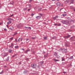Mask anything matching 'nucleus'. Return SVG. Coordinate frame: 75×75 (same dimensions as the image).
<instances>
[{
	"label": "nucleus",
	"mask_w": 75,
	"mask_h": 75,
	"mask_svg": "<svg viewBox=\"0 0 75 75\" xmlns=\"http://www.w3.org/2000/svg\"><path fill=\"white\" fill-rule=\"evenodd\" d=\"M17 33L16 32L15 33H14V34L13 35V36L14 35H16V34H17Z\"/></svg>",
	"instance_id": "obj_29"
},
{
	"label": "nucleus",
	"mask_w": 75,
	"mask_h": 75,
	"mask_svg": "<svg viewBox=\"0 0 75 75\" xmlns=\"http://www.w3.org/2000/svg\"><path fill=\"white\" fill-rule=\"evenodd\" d=\"M2 23H0V25H1V24H2Z\"/></svg>",
	"instance_id": "obj_59"
},
{
	"label": "nucleus",
	"mask_w": 75,
	"mask_h": 75,
	"mask_svg": "<svg viewBox=\"0 0 75 75\" xmlns=\"http://www.w3.org/2000/svg\"><path fill=\"white\" fill-rule=\"evenodd\" d=\"M62 61H65V59H64L62 58Z\"/></svg>",
	"instance_id": "obj_38"
},
{
	"label": "nucleus",
	"mask_w": 75,
	"mask_h": 75,
	"mask_svg": "<svg viewBox=\"0 0 75 75\" xmlns=\"http://www.w3.org/2000/svg\"><path fill=\"white\" fill-rule=\"evenodd\" d=\"M28 59H29L28 58H27L26 59V60H28Z\"/></svg>",
	"instance_id": "obj_51"
},
{
	"label": "nucleus",
	"mask_w": 75,
	"mask_h": 75,
	"mask_svg": "<svg viewBox=\"0 0 75 75\" xmlns=\"http://www.w3.org/2000/svg\"><path fill=\"white\" fill-rule=\"evenodd\" d=\"M47 55H48V54H47V55H45V57H47Z\"/></svg>",
	"instance_id": "obj_52"
},
{
	"label": "nucleus",
	"mask_w": 75,
	"mask_h": 75,
	"mask_svg": "<svg viewBox=\"0 0 75 75\" xmlns=\"http://www.w3.org/2000/svg\"><path fill=\"white\" fill-rule=\"evenodd\" d=\"M52 39H55V38H56V37L55 36L53 37L52 38Z\"/></svg>",
	"instance_id": "obj_25"
},
{
	"label": "nucleus",
	"mask_w": 75,
	"mask_h": 75,
	"mask_svg": "<svg viewBox=\"0 0 75 75\" xmlns=\"http://www.w3.org/2000/svg\"><path fill=\"white\" fill-rule=\"evenodd\" d=\"M60 50L63 53H66L67 52V49L60 48Z\"/></svg>",
	"instance_id": "obj_1"
},
{
	"label": "nucleus",
	"mask_w": 75,
	"mask_h": 75,
	"mask_svg": "<svg viewBox=\"0 0 75 75\" xmlns=\"http://www.w3.org/2000/svg\"><path fill=\"white\" fill-rule=\"evenodd\" d=\"M20 39H21V41H22L23 40V38H21Z\"/></svg>",
	"instance_id": "obj_42"
},
{
	"label": "nucleus",
	"mask_w": 75,
	"mask_h": 75,
	"mask_svg": "<svg viewBox=\"0 0 75 75\" xmlns=\"http://www.w3.org/2000/svg\"><path fill=\"white\" fill-rule=\"evenodd\" d=\"M4 30L5 31H7V29L5 28V29H4Z\"/></svg>",
	"instance_id": "obj_49"
},
{
	"label": "nucleus",
	"mask_w": 75,
	"mask_h": 75,
	"mask_svg": "<svg viewBox=\"0 0 75 75\" xmlns=\"http://www.w3.org/2000/svg\"><path fill=\"white\" fill-rule=\"evenodd\" d=\"M54 55L56 57H58V53L56 52H55L54 54Z\"/></svg>",
	"instance_id": "obj_9"
},
{
	"label": "nucleus",
	"mask_w": 75,
	"mask_h": 75,
	"mask_svg": "<svg viewBox=\"0 0 75 75\" xmlns=\"http://www.w3.org/2000/svg\"><path fill=\"white\" fill-rule=\"evenodd\" d=\"M70 8H71V9H73V8H74V7L73 6H71L70 7Z\"/></svg>",
	"instance_id": "obj_24"
},
{
	"label": "nucleus",
	"mask_w": 75,
	"mask_h": 75,
	"mask_svg": "<svg viewBox=\"0 0 75 75\" xmlns=\"http://www.w3.org/2000/svg\"><path fill=\"white\" fill-rule=\"evenodd\" d=\"M10 30H13V28H11Z\"/></svg>",
	"instance_id": "obj_48"
},
{
	"label": "nucleus",
	"mask_w": 75,
	"mask_h": 75,
	"mask_svg": "<svg viewBox=\"0 0 75 75\" xmlns=\"http://www.w3.org/2000/svg\"><path fill=\"white\" fill-rule=\"evenodd\" d=\"M24 10L25 11L27 10V8H25L24 9Z\"/></svg>",
	"instance_id": "obj_40"
},
{
	"label": "nucleus",
	"mask_w": 75,
	"mask_h": 75,
	"mask_svg": "<svg viewBox=\"0 0 75 75\" xmlns=\"http://www.w3.org/2000/svg\"><path fill=\"white\" fill-rule=\"evenodd\" d=\"M75 0H70V3L69 4H73L74 3V1Z\"/></svg>",
	"instance_id": "obj_8"
},
{
	"label": "nucleus",
	"mask_w": 75,
	"mask_h": 75,
	"mask_svg": "<svg viewBox=\"0 0 75 75\" xmlns=\"http://www.w3.org/2000/svg\"><path fill=\"white\" fill-rule=\"evenodd\" d=\"M64 13H67V12H64Z\"/></svg>",
	"instance_id": "obj_61"
},
{
	"label": "nucleus",
	"mask_w": 75,
	"mask_h": 75,
	"mask_svg": "<svg viewBox=\"0 0 75 75\" xmlns=\"http://www.w3.org/2000/svg\"><path fill=\"white\" fill-rule=\"evenodd\" d=\"M74 11H75V9H74Z\"/></svg>",
	"instance_id": "obj_64"
},
{
	"label": "nucleus",
	"mask_w": 75,
	"mask_h": 75,
	"mask_svg": "<svg viewBox=\"0 0 75 75\" xmlns=\"http://www.w3.org/2000/svg\"><path fill=\"white\" fill-rule=\"evenodd\" d=\"M18 48V46H17L15 47V48Z\"/></svg>",
	"instance_id": "obj_23"
},
{
	"label": "nucleus",
	"mask_w": 75,
	"mask_h": 75,
	"mask_svg": "<svg viewBox=\"0 0 75 75\" xmlns=\"http://www.w3.org/2000/svg\"><path fill=\"white\" fill-rule=\"evenodd\" d=\"M13 20V19L10 18H9L8 19V21H11V20Z\"/></svg>",
	"instance_id": "obj_20"
},
{
	"label": "nucleus",
	"mask_w": 75,
	"mask_h": 75,
	"mask_svg": "<svg viewBox=\"0 0 75 75\" xmlns=\"http://www.w3.org/2000/svg\"><path fill=\"white\" fill-rule=\"evenodd\" d=\"M34 14H33V13H32L31 14V16H34Z\"/></svg>",
	"instance_id": "obj_33"
},
{
	"label": "nucleus",
	"mask_w": 75,
	"mask_h": 75,
	"mask_svg": "<svg viewBox=\"0 0 75 75\" xmlns=\"http://www.w3.org/2000/svg\"><path fill=\"white\" fill-rule=\"evenodd\" d=\"M16 55H17V54H15V55H13V56H12V57H14L15 56H16Z\"/></svg>",
	"instance_id": "obj_31"
},
{
	"label": "nucleus",
	"mask_w": 75,
	"mask_h": 75,
	"mask_svg": "<svg viewBox=\"0 0 75 75\" xmlns=\"http://www.w3.org/2000/svg\"><path fill=\"white\" fill-rule=\"evenodd\" d=\"M32 39H35V38H35L32 37Z\"/></svg>",
	"instance_id": "obj_44"
},
{
	"label": "nucleus",
	"mask_w": 75,
	"mask_h": 75,
	"mask_svg": "<svg viewBox=\"0 0 75 75\" xmlns=\"http://www.w3.org/2000/svg\"><path fill=\"white\" fill-rule=\"evenodd\" d=\"M62 16H64V17H65V16H67V14H62Z\"/></svg>",
	"instance_id": "obj_32"
},
{
	"label": "nucleus",
	"mask_w": 75,
	"mask_h": 75,
	"mask_svg": "<svg viewBox=\"0 0 75 75\" xmlns=\"http://www.w3.org/2000/svg\"><path fill=\"white\" fill-rule=\"evenodd\" d=\"M15 40H16V41H17V40L16 39H15Z\"/></svg>",
	"instance_id": "obj_54"
},
{
	"label": "nucleus",
	"mask_w": 75,
	"mask_h": 75,
	"mask_svg": "<svg viewBox=\"0 0 75 75\" xmlns=\"http://www.w3.org/2000/svg\"><path fill=\"white\" fill-rule=\"evenodd\" d=\"M26 72H27V71H24V74H26Z\"/></svg>",
	"instance_id": "obj_27"
},
{
	"label": "nucleus",
	"mask_w": 75,
	"mask_h": 75,
	"mask_svg": "<svg viewBox=\"0 0 75 75\" xmlns=\"http://www.w3.org/2000/svg\"><path fill=\"white\" fill-rule=\"evenodd\" d=\"M13 38H10V40H13Z\"/></svg>",
	"instance_id": "obj_36"
},
{
	"label": "nucleus",
	"mask_w": 75,
	"mask_h": 75,
	"mask_svg": "<svg viewBox=\"0 0 75 75\" xmlns=\"http://www.w3.org/2000/svg\"><path fill=\"white\" fill-rule=\"evenodd\" d=\"M53 60H54V61H55V62H57V61H58L59 60H56V59H53Z\"/></svg>",
	"instance_id": "obj_17"
},
{
	"label": "nucleus",
	"mask_w": 75,
	"mask_h": 75,
	"mask_svg": "<svg viewBox=\"0 0 75 75\" xmlns=\"http://www.w3.org/2000/svg\"><path fill=\"white\" fill-rule=\"evenodd\" d=\"M10 4H12V5H13V4H14V2H13V1H11L10 2Z\"/></svg>",
	"instance_id": "obj_14"
},
{
	"label": "nucleus",
	"mask_w": 75,
	"mask_h": 75,
	"mask_svg": "<svg viewBox=\"0 0 75 75\" xmlns=\"http://www.w3.org/2000/svg\"><path fill=\"white\" fill-rule=\"evenodd\" d=\"M3 74V70H2V71L0 72V74Z\"/></svg>",
	"instance_id": "obj_26"
},
{
	"label": "nucleus",
	"mask_w": 75,
	"mask_h": 75,
	"mask_svg": "<svg viewBox=\"0 0 75 75\" xmlns=\"http://www.w3.org/2000/svg\"><path fill=\"white\" fill-rule=\"evenodd\" d=\"M11 21H9L7 22V24H11Z\"/></svg>",
	"instance_id": "obj_15"
},
{
	"label": "nucleus",
	"mask_w": 75,
	"mask_h": 75,
	"mask_svg": "<svg viewBox=\"0 0 75 75\" xmlns=\"http://www.w3.org/2000/svg\"><path fill=\"white\" fill-rule=\"evenodd\" d=\"M64 21H62V23H63V24H65V23Z\"/></svg>",
	"instance_id": "obj_19"
},
{
	"label": "nucleus",
	"mask_w": 75,
	"mask_h": 75,
	"mask_svg": "<svg viewBox=\"0 0 75 75\" xmlns=\"http://www.w3.org/2000/svg\"><path fill=\"white\" fill-rule=\"evenodd\" d=\"M28 40H29L28 39H26V41H28Z\"/></svg>",
	"instance_id": "obj_57"
},
{
	"label": "nucleus",
	"mask_w": 75,
	"mask_h": 75,
	"mask_svg": "<svg viewBox=\"0 0 75 75\" xmlns=\"http://www.w3.org/2000/svg\"><path fill=\"white\" fill-rule=\"evenodd\" d=\"M30 50H27L26 51L24 52V53L25 54H27L28 52H30Z\"/></svg>",
	"instance_id": "obj_5"
},
{
	"label": "nucleus",
	"mask_w": 75,
	"mask_h": 75,
	"mask_svg": "<svg viewBox=\"0 0 75 75\" xmlns=\"http://www.w3.org/2000/svg\"><path fill=\"white\" fill-rule=\"evenodd\" d=\"M4 55H3L4 57H7L8 55V53H4Z\"/></svg>",
	"instance_id": "obj_10"
},
{
	"label": "nucleus",
	"mask_w": 75,
	"mask_h": 75,
	"mask_svg": "<svg viewBox=\"0 0 75 75\" xmlns=\"http://www.w3.org/2000/svg\"><path fill=\"white\" fill-rule=\"evenodd\" d=\"M32 1H33V0H29V3H31V2Z\"/></svg>",
	"instance_id": "obj_35"
},
{
	"label": "nucleus",
	"mask_w": 75,
	"mask_h": 75,
	"mask_svg": "<svg viewBox=\"0 0 75 75\" xmlns=\"http://www.w3.org/2000/svg\"><path fill=\"white\" fill-rule=\"evenodd\" d=\"M36 18L37 19H40V18H41V16H37L36 17Z\"/></svg>",
	"instance_id": "obj_11"
},
{
	"label": "nucleus",
	"mask_w": 75,
	"mask_h": 75,
	"mask_svg": "<svg viewBox=\"0 0 75 75\" xmlns=\"http://www.w3.org/2000/svg\"><path fill=\"white\" fill-rule=\"evenodd\" d=\"M64 22L65 23V24H68L69 23V22L67 21H65Z\"/></svg>",
	"instance_id": "obj_12"
},
{
	"label": "nucleus",
	"mask_w": 75,
	"mask_h": 75,
	"mask_svg": "<svg viewBox=\"0 0 75 75\" xmlns=\"http://www.w3.org/2000/svg\"><path fill=\"white\" fill-rule=\"evenodd\" d=\"M43 24H46V23H45V22H44V23H43Z\"/></svg>",
	"instance_id": "obj_55"
},
{
	"label": "nucleus",
	"mask_w": 75,
	"mask_h": 75,
	"mask_svg": "<svg viewBox=\"0 0 75 75\" xmlns=\"http://www.w3.org/2000/svg\"><path fill=\"white\" fill-rule=\"evenodd\" d=\"M58 16H56L55 17H53V18L54 20H55L57 18H58Z\"/></svg>",
	"instance_id": "obj_6"
},
{
	"label": "nucleus",
	"mask_w": 75,
	"mask_h": 75,
	"mask_svg": "<svg viewBox=\"0 0 75 75\" xmlns=\"http://www.w3.org/2000/svg\"><path fill=\"white\" fill-rule=\"evenodd\" d=\"M6 26L8 27V25H6Z\"/></svg>",
	"instance_id": "obj_58"
},
{
	"label": "nucleus",
	"mask_w": 75,
	"mask_h": 75,
	"mask_svg": "<svg viewBox=\"0 0 75 75\" xmlns=\"http://www.w3.org/2000/svg\"><path fill=\"white\" fill-rule=\"evenodd\" d=\"M69 0H67L66 1V3H68L69 2Z\"/></svg>",
	"instance_id": "obj_22"
},
{
	"label": "nucleus",
	"mask_w": 75,
	"mask_h": 75,
	"mask_svg": "<svg viewBox=\"0 0 75 75\" xmlns=\"http://www.w3.org/2000/svg\"><path fill=\"white\" fill-rule=\"evenodd\" d=\"M30 10H31V9H28V11H30Z\"/></svg>",
	"instance_id": "obj_50"
},
{
	"label": "nucleus",
	"mask_w": 75,
	"mask_h": 75,
	"mask_svg": "<svg viewBox=\"0 0 75 75\" xmlns=\"http://www.w3.org/2000/svg\"><path fill=\"white\" fill-rule=\"evenodd\" d=\"M13 16V14L10 16L9 17H12Z\"/></svg>",
	"instance_id": "obj_46"
},
{
	"label": "nucleus",
	"mask_w": 75,
	"mask_h": 75,
	"mask_svg": "<svg viewBox=\"0 0 75 75\" xmlns=\"http://www.w3.org/2000/svg\"><path fill=\"white\" fill-rule=\"evenodd\" d=\"M70 36H71V35H67V36L64 37V38L65 39H67V38H68L70 37Z\"/></svg>",
	"instance_id": "obj_4"
},
{
	"label": "nucleus",
	"mask_w": 75,
	"mask_h": 75,
	"mask_svg": "<svg viewBox=\"0 0 75 75\" xmlns=\"http://www.w3.org/2000/svg\"><path fill=\"white\" fill-rule=\"evenodd\" d=\"M69 59H73V56H71V57L69 58Z\"/></svg>",
	"instance_id": "obj_21"
},
{
	"label": "nucleus",
	"mask_w": 75,
	"mask_h": 75,
	"mask_svg": "<svg viewBox=\"0 0 75 75\" xmlns=\"http://www.w3.org/2000/svg\"><path fill=\"white\" fill-rule=\"evenodd\" d=\"M40 63H41V64H44V62H43V61L41 62H40Z\"/></svg>",
	"instance_id": "obj_37"
},
{
	"label": "nucleus",
	"mask_w": 75,
	"mask_h": 75,
	"mask_svg": "<svg viewBox=\"0 0 75 75\" xmlns=\"http://www.w3.org/2000/svg\"><path fill=\"white\" fill-rule=\"evenodd\" d=\"M6 61H8L9 60V57H7V58H6Z\"/></svg>",
	"instance_id": "obj_16"
},
{
	"label": "nucleus",
	"mask_w": 75,
	"mask_h": 75,
	"mask_svg": "<svg viewBox=\"0 0 75 75\" xmlns=\"http://www.w3.org/2000/svg\"><path fill=\"white\" fill-rule=\"evenodd\" d=\"M18 41H19V42H20V38H19V39L18 40Z\"/></svg>",
	"instance_id": "obj_56"
},
{
	"label": "nucleus",
	"mask_w": 75,
	"mask_h": 75,
	"mask_svg": "<svg viewBox=\"0 0 75 75\" xmlns=\"http://www.w3.org/2000/svg\"><path fill=\"white\" fill-rule=\"evenodd\" d=\"M55 0H52V1H55Z\"/></svg>",
	"instance_id": "obj_63"
},
{
	"label": "nucleus",
	"mask_w": 75,
	"mask_h": 75,
	"mask_svg": "<svg viewBox=\"0 0 75 75\" xmlns=\"http://www.w3.org/2000/svg\"><path fill=\"white\" fill-rule=\"evenodd\" d=\"M21 50H23V51H24V49L23 48L21 49Z\"/></svg>",
	"instance_id": "obj_43"
},
{
	"label": "nucleus",
	"mask_w": 75,
	"mask_h": 75,
	"mask_svg": "<svg viewBox=\"0 0 75 75\" xmlns=\"http://www.w3.org/2000/svg\"><path fill=\"white\" fill-rule=\"evenodd\" d=\"M14 47V43H11V45L9 46V48H13V47Z\"/></svg>",
	"instance_id": "obj_2"
},
{
	"label": "nucleus",
	"mask_w": 75,
	"mask_h": 75,
	"mask_svg": "<svg viewBox=\"0 0 75 75\" xmlns=\"http://www.w3.org/2000/svg\"><path fill=\"white\" fill-rule=\"evenodd\" d=\"M39 15H40V16H41V17H44V14H42L41 13H39Z\"/></svg>",
	"instance_id": "obj_13"
},
{
	"label": "nucleus",
	"mask_w": 75,
	"mask_h": 75,
	"mask_svg": "<svg viewBox=\"0 0 75 75\" xmlns=\"http://www.w3.org/2000/svg\"><path fill=\"white\" fill-rule=\"evenodd\" d=\"M55 25H58V24L57 23H55L54 24Z\"/></svg>",
	"instance_id": "obj_41"
},
{
	"label": "nucleus",
	"mask_w": 75,
	"mask_h": 75,
	"mask_svg": "<svg viewBox=\"0 0 75 75\" xmlns=\"http://www.w3.org/2000/svg\"><path fill=\"white\" fill-rule=\"evenodd\" d=\"M47 37H45L44 38V40H47Z\"/></svg>",
	"instance_id": "obj_28"
},
{
	"label": "nucleus",
	"mask_w": 75,
	"mask_h": 75,
	"mask_svg": "<svg viewBox=\"0 0 75 75\" xmlns=\"http://www.w3.org/2000/svg\"><path fill=\"white\" fill-rule=\"evenodd\" d=\"M28 29H30V30H31V27H28Z\"/></svg>",
	"instance_id": "obj_34"
},
{
	"label": "nucleus",
	"mask_w": 75,
	"mask_h": 75,
	"mask_svg": "<svg viewBox=\"0 0 75 75\" xmlns=\"http://www.w3.org/2000/svg\"><path fill=\"white\" fill-rule=\"evenodd\" d=\"M20 64H21V62L19 63Z\"/></svg>",
	"instance_id": "obj_62"
},
{
	"label": "nucleus",
	"mask_w": 75,
	"mask_h": 75,
	"mask_svg": "<svg viewBox=\"0 0 75 75\" xmlns=\"http://www.w3.org/2000/svg\"><path fill=\"white\" fill-rule=\"evenodd\" d=\"M23 44V42H22L21 43V44Z\"/></svg>",
	"instance_id": "obj_60"
},
{
	"label": "nucleus",
	"mask_w": 75,
	"mask_h": 75,
	"mask_svg": "<svg viewBox=\"0 0 75 75\" xmlns=\"http://www.w3.org/2000/svg\"><path fill=\"white\" fill-rule=\"evenodd\" d=\"M58 25V26H60L61 24L60 23L58 25Z\"/></svg>",
	"instance_id": "obj_39"
},
{
	"label": "nucleus",
	"mask_w": 75,
	"mask_h": 75,
	"mask_svg": "<svg viewBox=\"0 0 75 75\" xmlns=\"http://www.w3.org/2000/svg\"><path fill=\"white\" fill-rule=\"evenodd\" d=\"M28 6L29 8H31V5L30 4L28 5Z\"/></svg>",
	"instance_id": "obj_30"
},
{
	"label": "nucleus",
	"mask_w": 75,
	"mask_h": 75,
	"mask_svg": "<svg viewBox=\"0 0 75 75\" xmlns=\"http://www.w3.org/2000/svg\"><path fill=\"white\" fill-rule=\"evenodd\" d=\"M31 67H32V68H36V67H37V65L36 64L34 65L33 64H31Z\"/></svg>",
	"instance_id": "obj_3"
},
{
	"label": "nucleus",
	"mask_w": 75,
	"mask_h": 75,
	"mask_svg": "<svg viewBox=\"0 0 75 75\" xmlns=\"http://www.w3.org/2000/svg\"><path fill=\"white\" fill-rule=\"evenodd\" d=\"M25 28H27V29H28V27H25Z\"/></svg>",
	"instance_id": "obj_45"
},
{
	"label": "nucleus",
	"mask_w": 75,
	"mask_h": 75,
	"mask_svg": "<svg viewBox=\"0 0 75 75\" xmlns=\"http://www.w3.org/2000/svg\"><path fill=\"white\" fill-rule=\"evenodd\" d=\"M62 9H63V8H62L61 9H60V11H61V10H62Z\"/></svg>",
	"instance_id": "obj_53"
},
{
	"label": "nucleus",
	"mask_w": 75,
	"mask_h": 75,
	"mask_svg": "<svg viewBox=\"0 0 75 75\" xmlns=\"http://www.w3.org/2000/svg\"><path fill=\"white\" fill-rule=\"evenodd\" d=\"M57 5L58 7H60V6L61 4L59 2H57L56 4Z\"/></svg>",
	"instance_id": "obj_7"
},
{
	"label": "nucleus",
	"mask_w": 75,
	"mask_h": 75,
	"mask_svg": "<svg viewBox=\"0 0 75 75\" xmlns=\"http://www.w3.org/2000/svg\"><path fill=\"white\" fill-rule=\"evenodd\" d=\"M12 50H9V52H10V53H11V52H12Z\"/></svg>",
	"instance_id": "obj_18"
},
{
	"label": "nucleus",
	"mask_w": 75,
	"mask_h": 75,
	"mask_svg": "<svg viewBox=\"0 0 75 75\" xmlns=\"http://www.w3.org/2000/svg\"><path fill=\"white\" fill-rule=\"evenodd\" d=\"M63 73L64 74H66L67 73V72H65V71H64L63 72Z\"/></svg>",
	"instance_id": "obj_47"
}]
</instances>
